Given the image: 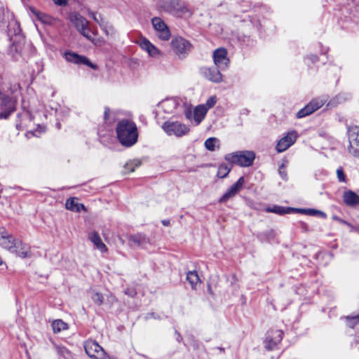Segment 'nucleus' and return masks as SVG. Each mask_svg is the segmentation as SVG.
<instances>
[{"mask_svg":"<svg viewBox=\"0 0 359 359\" xmlns=\"http://www.w3.org/2000/svg\"><path fill=\"white\" fill-rule=\"evenodd\" d=\"M116 130L118 140L122 145L130 147L137 142L138 132L134 122L123 120L117 124Z\"/></svg>","mask_w":359,"mask_h":359,"instance_id":"f257e3e1","label":"nucleus"},{"mask_svg":"<svg viewBox=\"0 0 359 359\" xmlns=\"http://www.w3.org/2000/svg\"><path fill=\"white\" fill-rule=\"evenodd\" d=\"M255 154L252 151H241L226 154L224 159L231 164L242 167L251 165L255 160Z\"/></svg>","mask_w":359,"mask_h":359,"instance_id":"f03ea898","label":"nucleus"},{"mask_svg":"<svg viewBox=\"0 0 359 359\" xmlns=\"http://www.w3.org/2000/svg\"><path fill=\"white\" fill-rule=\"evenodd\" d=\"M161 7L164 11L180 17H187L191 14L188 5L182 0H165Z\"/></svg>","mask_w":359,"mask_h":359,"instance_id":"7ed1b4c3","label":"nucleus"},{"mask_svg":"<svg viewBox=\"0 0 359 359\" xmlns=\"http://www.w3.org/2000/svg\"><path fill=\"white\" fill-rule=\"evenodd\" d=\"M17 100L0 93V119H6L15 110Z\"/></svg>","mask_w":359,"mask_h":359,"instance_id":"20e7f679","label":"nucleus"},{"mask_svg":"<svg viewBox=\"0 0 359 359\" xmlns=\"http://www.w3.org/2000/svg\"><path fill=\"white\" fill-rule=\"evenodd\" d=\"M162 128L168 135H175L176 137L185 135L189 131V128L186 124L178 121L165 122Z\"/></svg>","mask_w":359,"mask_h":359,"instance_id":"39448f33","label":"nucleus"},{"mask_svg":"<svg viewBox=\"0 0 359 359\" xmlns=\"http://www.w3.org/2000/svg\"><path fill=\"white\" fill-rule=\"evenodd\" d=\"M208 110L203 105L198 104L192 110L191 108H187L184 111L186 118L193 122L195 126L199 125L206 116Z\"/></svg>","mask_w":359,"mask_h":359,"instance_id":"423d86ee","label":"nucleus"},{"mask_svg":"<svg viewBox=\"0 0 359 359\" xmlns=\"http://www.w3.org/2000/svg\"><path fill=\"white\" fill-rule=\"evenodd\" d=\"M171 46L180 58L185 57L191 49V44L189 41L181 36L174 38L171 41Z\"/></svg>","mask_w":359,"mask_h":359,"instance_id":"0eeeda50","label":"nucleus"},{"mask_svg":"<svg viewBox=\"0 0 359 359\" xmlns=\"http://www.w3.org/2000/svg\"><path fill=\"white\" fill-rule=\"evenodd\" d=\"M69 20L84 37H89L88 34L91 29L89 22L85 18L77 13H72L69 15Z\"/></svg>","mask_w":359,"mask_h":359,"instance_id":"6e6552de","label":"nucleus"},{"mask_svg":"<svg viewBox=\"0 0 359 359\" xmlns=\"http://www.w3.org/2000/svg\"><path fill=\"white\" fill-rule=\"evenodd\" d=\"M84 348L86 354L93 359H107L104 350L95 341L89 340L85 342Z\"/></svg>","mask_w":359,"mask_h":359,"instance_id":"1a4fd4ad","label":"nucleus"},{"mask_svg":"<svg viewBox=\"0 0 359 359\" xmlns=\"http://www.w3.org/2000/svg\"><path fill=\"white\" fill-rule=\"evenodd\" d=\"M348 152L355 157H359V127L353 126L348 129Z\"/></svg>","mask_w":359,"mask_h":359,"instance_id":"9d476101","label":"nucleus"},{"mask_svg":"<svg viewBox=\"0 0 359 359\" xmlns=\"http://www.w3.org/2000/svg\"><path fill=\"white\" fill-rule=\"evenodd\" d=\"M151 23L159 39L163 41L169 40L171 36L170 29L161 18L155 17L151 20Z\"/></svg>","mask_w":359,"mask_h":359,"instance_id":"9b49d317","label":"nucleus"},{"mask_svg":"<svg viewBox=\"0 0 359 359\" xmlns=\"http://www.w3.org/2000/svg\"><path fill=\"white\" fill-rule=\"evenodd\" d=\"M283 333L281 330H271L266 334V337L264 339V348L269 351H273L277 348L278 344L283 339Z\"/></svg>","mask_w":359,"mask_h":359,"instance_id":"f8f14e48","label":"nucleus"},{"mask_svg":"<svg viewBox=\"0 0 359 359\" xmlns=\"http://www.w3.org/2000/svg\"><path fill=\"white\" fill-rule=\"evenodd\" d=\"M213 61L217 68L220 70L227 69L229 63V59L227 57V51L224 48L216 49L212 55Z\"/></svg>","mask_w":359,"mask_h":359,"instance_id":"ddd939ff","label":"nucleus"},{"mask_svg":"<svg viewBox=\"0 0 359 359\" xmlns=\"http://www.w3.org/2000/svg\"><path fill=\"white\" fill-rule=\"evenodd\" d=\"M65 60L75 65H85L93 69H96L97 66L93 64L86 56L80 55L76 53L67 51L64 53Z\"/></svg>","mask_w":359,"mask_h":359,"instance_id":"4468645a","label":"nucleus"},{"mask_svg":"<svg viewBox=\"0 0 359 359\" xmlns=\"http://www.w3.org/2000/svg\"><path fill=\"white\" fill-rule=\"evenodd\" d=\"M325 102V100L322 98L313 99L306 106H305L303 109H300L297 112V117L298 118H301L310 115L311 114L320 108L324 104Z\"/></svg>","mask_w":359,"mask_h":359,"instance_id":"2eb2a0df","label":"nucleus"},{"mask_svg":"<svg viewBox=\"0 0 359 359\" xmlns=\"http://www.w3.org/2000/svg\"><path fill=\"white\" fill-rule=\"evenodd\" d=\"M17 240L6 228L0 227V247L8 252L13 251Z\"/></svg>","mask_w":359,"mask_h":359,"instance_id":"dca6fc26","label":"nucleus"},{"mask_svg":"<svg viewBox=\"0 0 359 359\" xmlns=\"http://www.w3.org/2000/svg\"><path fill=\"white\" fill-rule=\"evenodd\" d=\"M244 183V177H241L237 182L232 184L219 199V203H226L228 200L235 196L242 189Z\"/></svg>","mask_w":359,"mask_h":359,"instance_id":"f3484780","label":"nucleus"},{"mask_svg":"<svg viewBox=\"0 0 359 359\" xmlns=\"http://www.w3.org/2000/svg\"><path fill=\"white\" fill-rule=\"evenodd\" d=\"M137 43L142 50L146 51L150 57L158 58L162 56L161 50L152 44L147 38H140L137 41Z\"/></svg>","mask_w":359,"mask_h":359,"instance_id":"a211bd4d","label":"nucleus"},{"mask_svg":"<svg viewBox=\"0 0 359 359\" xmlns=\"http://www.w3.org/2000/svg\"><path fill=\"white\" fill-rule=\"evenodd\" d=\"M297 137V134L294 130L288 132L285 136L278 142L276 145L277 151L279 153L285 151L295 142Z\"/></svg>","mask_w":359,"mask_h":359,"instance_id":"6ab92c4d","label":"nucleus"},{"mask_svg":"<svg viewBox=\"0 0 359 359\" xmlns=\"http://www.w3.org/2000/svg\"><path fill=\"white\" fill-rule=\"evenodd\" d=\"M13 251L9 252L15 254L16 256L21 258H27L31 256L30 248L22 241L17 240L14 245Z\"/></svg>","mask_w":359,"mask_h":359,"instance_id":"aec40b11","label":"nucleus"},{"mask_svg":"<svg viewBox=\"0 0 359 359\" xmlns=\"http://www.w3.org/2000/svg\"><path fill=\"white\" fill-rule=\"evenodd\" d=\"M219 70L218 68H205L203 73L208 80L215 83H220L222 81V75Z\"/></svg>","mask_w":359,"mask_h":359,"instance_id":"412c9836","label":"nucleus"},{"mask_svg":"<svg viewBox=\"0 0 359 359\" xmlns=\"http://www.w3.org/2000/svg\"><path fill=\"white\" fill-rule=\"evenodd\" d=\"M179 104V102L175 98H168L164 100H163L160 104L159 107L167 114H171L173 113L177 106Z\"/></svg>","mask_w":359,"mask_h":359,"instance_id":"4be33fe9","label":"nucleus"},{"mask_svg":"<svg viewBox=\"0 0 359 359\" xmlns=\"http://www.w3.org/2000/svg\"><path fill=\"white\" fill-rule=\"evenodd\" d=\"M88 239L93 243L94 246L101 252H106L107 248L102 242L99 233L97 231H92L88 234Z\"/></svg>","mask_w":359,"mask_h":359,"instance_id":"5701e85b","label":"nucleus"},{"mask_svg":"<svg viewBox=\"0 0 359 359\" xmlns=\"http://www.w3.org/2000/svg\"><path fill=\"white\" fill-rule=\"evenodd\" d=\"M65 207L67 210L75 212H79L81 210L86 211L83 204L79 202L77 198H69L67 200Z\"/></svg>","mask_w":359,"mask_h":359,"instance_id":"b1692460","label":"nucleus"},{"mask_svg":"<svg viewBox=\"0 0 359 359\" xmlns=\"http://www.w3.org/2000/svg\"><path fill=\"white\" fill-rule=\"evenodd\" d=\"M343 200L346 205L353 206L359 204V196L352 191H346L344 193Z\"/></svg>","mask_w":359,"mask_h":359,"instance_id":"393cba45","label":"nucleus"},{"mask_svg":"<svg viewBox=\"0 0 359 359\" xmlns=\"http://www.w3.org/2000/svg\"><path fill=\"white\" fill-rule=\"evenodd\" d=\"M267 212H272L279 215H283L285 214H290L292 212H294L296 210L295 208H285L280 205H273L272 207H267L265 209Z\"/></svg>","mask_w":359,"mask_h":359,"instance_id":"a878e982","label":"nucleus"},{"mask_svg":"<svg viewBox=\"0 0 359 359\" xmlns=\"http://www.w3.org/2000/svg\"><path fill=\"white\" fill-rule=\"evenodd\" d=\"M129 241L137 246H144L149 243V239L144 234L141 233L131 235L129 238Z\"/></svg>","mask_w":359,"mask_h":359,"instance_id":"bb28decb","label":"nucleus"},{"mask_svg":"<svg viewBox=\"0 0 359 359\" xmlns=\"http://www.w3.org/2000/svg\"><path fill=\"white\" fill-rule=\"evenodd\" d=\"M30 13L34 16L36 20L43 22V23H50V18L48 15H46L43 13L38 11L35 8L30 6L29 8Z\"/></svg>","mask_w":359,"mask_h":359,"instance_id":"cd10ccee","label":"nucleus"},{"mask_svg":"<svg viewBox=\"0 0 359 359\" xmlns=\"http://www.w3.org/2000/svg\"><path fill=\"white\" fill-rule=\"evenodd\" d=\"M30 13L34 16L36 20L43 22V23H50V18L48 15H46L43 13L38 11L35 8L30 6L29 8Z\"/></svg>","mask_w":359,"mask_h":359,"instance_id":"c85d7f7f","label":"nucleus"},{"mask_svg":"<svg viewBox=\"0 0 359 359\" xmlns=\"http://www.w3.org/2000/svg\"><path fill=\"white\" fill-rule=\"evenodd\" d=\"M187 280L193 289H195L197 285L201 283L198 273L196 271H189L187 273Z\"/></svg>","mask_w":359,"mask_h":359,"instance_id":"c756f323","label":"nucleus"},{"mask_svg":"<svg viewBox=\"0 0 359 359\" xmlns=\"http://www.w3.org/2000/svg\"><path fill=\"white\" fill-rule=\"evenodd\" d=\"M52 328L55 333L60 332L61 331L67 330L68 326L66 323L62 320H55L52 323Z\"/></svg>","mask_w":359,"mask_h":359,"instance_id":"7c9ffc66","label":"nucleus"},{"mask_svg":"<svg viewBox=\"0 0 359 359\" xmlns=\"http://www.w3.org/2000/svg\"><path fill=\"white\" fill-rule=\"evenodd\" d=\"M205 147L211 151L219 148V140L216 137H209L205 142Z\"/></svg>","mask_w":359,"mask_h":359,"instance_id":"2f4dec72","label":"nucleus"},{"mask_svg":"<svg viewBox=\"0 0 359 359\" xmlns=\"http://www.w3.org/2000/svg\"><path fill=\"white\" fill-rule=\"evenodd\" d=\"M231 169L228 165L222 163L219 165L217 176L219 178H224L228 175Z\"/></svg>","mask_w":359,"mask_h":359,"instance_id":"473e14b6","label":"nucleus"},{"mask_svg":"<svg viewBox=\"0 0 359 359\" xmlns=\"http://www.w3.org/2000/svg\"><path fill=\"white\" fill-rule=\"evenodd\" d=\"M55 350L57 353L62 357H63L65 359H71L72 358V354L71 352L65 346H60V345H56L55 346Z\"/></svg>","mask_w":359,"mask_h":359,"instance_id":"72a5a7b5","label":"nucleus"},{"mask_svg":"<svg viewBox=\"0 0 359 359\" xmlns=\"http://www.w3.org/2000/svg\"><path fill=\"white\" fill-rule=\"evenodd\" d=\"M100 28L107 36H112L115 34L114 27L107 20L101 25Z\"/></svg>","mask_w":359,"mask_h":359,"instance_id":"f704fd0d","label":"nucleus"},{"mask_svg":"<svg viewBox=\"0 0 359 359\" xmlns=\"http://www.w3.org/2000/svg\"><path fill=\"white\" fill-rule=\"evenodd\" d=\"M91 34H93V35H95V32L91 31V32H89V34H88L89 37H86V38L87 39H88L89 41H90L95 46L100 47V46H102L105 43V41L104 40L103 38H102V37L95 38L92 36Z\"/></svg>","mask_w":359,"mask_h":359,"instance_id":"c9c22d12","label":"nucleus"},{"mask_svg":"<svg viewBox=\"0 0 359 359\" xmlns=\"http://www.w3.org/2000/svg\"><path fill=\"white\" fill-rule=\"evenodd\" d=\"M346 324L351 328L357 327L359 325V314L354 316H346Z\"/></svg>","mask_w":359,"mask_h":359,"instance_id":"e433bc0d","label":"nucleus"},{"mask_svg":"<svg viewBox=\"0 0 359 359\" xmlns=\"http://www.w3.org/2000/svg\"><path fill=\"white\" fill-rule=\"evenodd\" d=\"M294 212H304L309 215H319L323 218H325L327 217L326 214L322 211L314 210V209H307V210H301L296 209Z\"/></svg>","mask_w":359,"mask_h":359,"instance_id":"4c0bfd02","label":"nucleus"},{"mask_svg":"<svg viewBox=\"0 0 359 359\" xmlns=\"http://www.w3.org/2000/svg\"><path fill=\"white\" fill-rule=\"evenodd\" d=\"M88 15L89 17L93 18V20L96 22L100 27L102 24H103L106 20L102 17V15L97 13H95L93 11H88Z\"/></svg>","mask_w":359,"mask_h":359,"instance_id":"58836bf2","label":"nucleus"},{"mask_svg":"<svg viewBox=\"0 0 359 359\" xmlns=\"http://www.w3.org/2000/svg\"><path fill=\"white\" fill-rule=\"evenodd\" d=\"M217 102V96L212 95L207 100V101L205 104H201L203 105L205 107V108H206L207 110L208 111L209 109L212 108L216 104Z\"/></svg>","mask_w":359,"mask_h":359,"instance_id":"ea45409f","label":"nucleus"},{"mask_svg":"<svg viewBox=\"0 0 359 359\" xmlns=\"http://www.w3.org/2000/svg\"><path fill=\"white\" fill-rule=\"evenodd\" d=\"M140 165V163L137 161H133L127 163L124 168H125V172H133L137 167Z\"/></svg>","mask_w":359,"mask_h":359,"instance_id":"a19ab883","label":"nucleus"},{"mask_svg":"<svg viewBox=\"0 0 359 359\" xmlns=\"http://www.w3.org/2000/svg\"><path fill=\"white\" fill-rule=\"evenodd\" d=\"M91 299L97 305H101L104 302V297L102 294L95 292L91 295Z\"/></svg>","mask_w":359,"mask_h":359,"instance_id":"79ce46f5","label":"nucleus"},{"mask_svg":"<svg viewBox=\"0 0 359 359\" xmlns=\"http://www.w3.org/2000/svg\"><path fill=\"white\" fill-rule=\"evenodd\" d=\"M337 177L340 182H346V175L344 174V172L341 167H339L337 170Z\"/></svg>","mask_w":359,"mask_h":359,"instance_id":"37998d69","label":"nucleus"},{"mask_svg":"<svg viewBox=\"0 0 359 359\" xmlns=\"http://www.w3.org/2000/svg\"><path fill=\"white\" fill-rule=\"evenodd\" d=\"M278 172H279V174H280V177L283 180H286L287 173H286V171H285V165L283 164L279 168Z\"/></svg>","mask_w":359,"mask_h":359,"instance_id":"c03bdc74","label":"nucleus"},{"mask_svg":"<svg viewBox=\"0 0 359 359\" xmlns=\"http://www.w3.org/2000/svg\"><path fill=\"white\" fill-rule=\"evenodd\" d=\"M69 0H53L54 3L59 6L65 5Z\"/></svg>","mask_w":359,"mask_h":359,"instance_id":"a18cd8bd","label":"nucleus"},{"mask_svg":"<svg viewBox=\"0 0 359 359\" xmlns=\"http://www.w3.org/2000/svg\"><path fill=\"white\" fill-rule=\"evenodd\" d=\"M125 294L128 296L133 297L136 292L133 290L127 289L125 290Z\"/></svg>","mask_w":359,"mask_h":359,"instance_id":"49530a36","label":"nucleus"},{"mask_svg":"<svg viewBox=\"0 0 359 359\" xmlns=\"http://www.w3.org/2000/svg\"><path fill=\"white\" fill-rule=\"evenodd\" d=\"M308 60H310L312 62H316L318 60V57L316 55H311L308 57Z\"/></svg>","mask_w":359,"mask_h":359,"instance_id":"de8ad7c7","label":"nucleus"},{"mask_svg":"<svg viewBox=\"0 0 359 359\" xmlns=\"http://www.w3.org/2000/svg\"><path fill=\"white\" fill-rule=\"evenodd\" d=\"M104 119L107 120L108 118V115L109 114V109L107 107L104 108Z\"/></svg>","mask_w":359,"mask_h":359,"instance_id":"09e8293b","label":"nucleus"},{"mask_svg":"<svg viewBox=\"0 0 359 359\" xmlns=\"http://www.w3.org/2000/svg\"><path fill=\"white\" fill-rule=\"evenodd\" d=\"M162 224H163L164 226H169V225H170V221H169V220H168V219L163 220V221H162Z\"/></svg>","mask_w":359,"mask_h":359,"instance_id":"8fccbe9b","label":"nucleus"},{"mask_svg":"<svg viewBox=\"0 0 359 359\" xmlns=\"http://www.w3.org/2000/svg\"><path fill=\"white\" fill-rule=\"evenodd\" d=\"M177 341H180L182 339L181 336L178 334Z\"/></svg>","mask_w":359,"mask_h":359,"instance_id":"3c124183","label":"nucleus"},{"mask_svg":"<svg viewBox=\"0 0 359 359\" xmlns=\"http://www.w3.org/2000/svg\"><path fill=\"white\" fill-rule=\"evenodd\" d=\"M3 263L1 258L0 257V265H1Z\"/></svg>","mask_w":359,"mask_h":359,"instance_id":"603ef678","label":"nucleus"}]
</instances>
